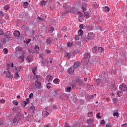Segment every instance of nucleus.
Here are the masks:
<instances>
[{
    "label": "nucleus",
    "mask_w": 127,
    "mask_h": 127,
    "mask_svg": "<svg viewBox=\"0 0 127 127\" xmlns=\"http://www.w3.org/2000/svg\"><path fill=\"white\" fill-rule=\"evenodd\" d=\"M119 90L120 91H118L117 92V95L119 97H122L123 94H124V92L127 91V85L125 84H122L119 86Z\"/></svg>",
    "instance_id": "nucleus-1"
},
{
    "label": "nucleus",
    "mask_w": 127,
    "mask_h": 127,
    "mask_svg": "<svg viewBox=\"0 0 127 127\" xmlns=\"http://www.w3.org/2000/svg\"><path fill=\"white\" fill-rule=\"evenodd\" d=\"M90 57H91V54H90V53H86L84 55L83 61H84V62L89 61V60H90Z\"/></svg>",
    "instance_id": "nucleus-2"
},
{
    "label": "nucleus",
    "mask_w": 127,
    "mask_h": 127,
    "mask_svg": "<svg viewBox=\"0 0 127 127\" xmlns=\"http://www.w3.org/2000/svg\"><path fill=\"white\" fill-rule=\"evenodd\" d=\"M35 87H34V88H35V89H41V83H40L39 81H36L35 82Z\"/></svg>",
    "instance_id": "nucleus-3"
},
{
    "label": "nucleus",
    "mask_w": 127,
    "mask_h": 127,
    "mask_svg": "<svg viewBox=\"0 0 127 127\" xmlns=\"http://www.w3.org/2000/svg\"><path fill=\"white\" fill-rule=\"evenodd\" d=\"M78 84V85H82L83 84V81L79 77H76L74 81V84Z\"/></svg>",
    "instance_id": "nucleus-4"
},
{
    "label": "nucleus",
    "mask_w": 127,
    "mask_h": 127,
    "mask_svg": "<svg viewBox=\"0 0 127 127\" xmlns=\"http://www.w3.org/2000/svg\"><path fill=\"white\" fill-rule=\"evenodd\" d=\"M95 37V34L94 33L90 32L88 34V39H93Z\"/></svg>",
    "instance_id": "nucleus-5"
},
{
    "label": "nucleus",
    "mask_w": 127,
    "mask_h": 127,
    "mask_svg": "<svg viewBox=\"0 0 127 127\" xmlns=\"http://www.w3.org/2000/svg\"><path fill=\"white\" fill-rule=\"evenodd\" d=\"M87 3H82L81 4V8L82 10L86 11L87 10Z\"/></svg>",
    "instance_id": "nucleus-6"
},
{
    "label": "nucleus",
    "mask_w": 127,
    "mask_h": 127,
    "mask_svg": "<svg viewBox=\"0 0 127 127\" xmlns=\"http://www.w3.org/2000/svg\"><path fill=\"white\" fill-rule=\"evenodd\" d=\"M64 9L66 11L63 13V15H65L66 13H69V6L66 5L64 6Z\"/></svg>",
    "instance_id": "nucleus-7"
},
{
    "label": "nucleus",
    "mask_w": 127,
    "mask_h": 127,
    "mask_svg": "<svg viewBox=\"0 0 127 127\" xmlns=\"http://www.w3.org/2000/svg\"><path fill=\"white\" fill-rule=\"evenodd\" d=\"M52 80H53V77L52 76L50 75L47 76V80L49 83H50V82H52Z\"/></svg>",
    "instance_id": "nucleus-8"
},
{
    "label": "nucleus",
    "mask_w": 127,
    "mask_h": 127,
    "mask_svg": "<svg viewBox=\"0 0 127 127\" xmlns=\"http://www.w3.org/2000/svg\"><path fill=\"white\" fill-rule=\"evenodd\" d=\"M98 52L99 55L101 54V53H104V48H103L102 47H100L98 49Z\"/></svg>",
    "instance_id": "nucleus-9"
},
{
    "label": "nucleus",
    "mask_w": 127,
    "mask_h": 127,
    "mask_svg": "<svg viewBox=\"0 0 127 127\" xmlns=\"http://www.w3.org/2000/svg\"><path fill=\"white\" fill-rule=\"evenodd\" d=\"M6 77L8 78V79H12V78H13V75H11V74L8 71L6 74Z\"/></svg>",
    "instance_id": "nucleus-10"
},
{
    "label": "nucleus",
    "mask_w": 127,
    "mask_h": 127,
    "mask_svg": "<svg viewBox=\"0 0 127 127\" xmlns=\"http://www.w3.org/2000/svg\"><path fill=\"white\" fill-rule=\"evenodd\" d=\"M35 51L32 52V53L36 54V53H38V52H39L40 48H39V47H38V46L36 45L35 46Z\"/></svg>",
    "instance_id": "nucleus-11"
},
{
    "label": "nucleus",
    "mask_w": 127,
    "mask_h": 127,
    "mask_svg": "<svg viewBox=\"0 0 127 127\" xmlns=\"http://www.w3.org/2000/svg\"><path fill=\"white\" fill-rule=\"evenodd\" d=\"M13 35L15 37H19V35H20V32H19V31H16L14 32Z\"/></svg>",
    "instance_id": "nucleus-12"
},
{
    "label": "nucleus",
    "mask_w": 127,
    "mask_h": 127,
    "mask_svg": "<svg viewBox=\"0 0 127 127\" xmlns=\"http://www.w3.org/2000/svg\"><path fill=\"white\" fill-rule=\"evenodd\" d=\"M74 69L73 67H69L68 68L67 71L70 74H73L74 73Z\"/></svg>",
    "instance_id": "nucleus-13"
},
{
    "label": "nucleus",
    "mask_w": 127,
    "mask_h": 127,
    "mask_svg": "<svg viewBox=\"0 0 127 127\" xmlns=\"http://www.w3.org/2000/svg\"><path fill=\"white\" fill-rule=\"evenodd\" d=\"M24 54H25V52L22 51V54H21L22 56L20 57V59H21L22 62H23V61H24Z\"/></svg>",
    "instance_id": "nucleus-14"
},
{
    "label": "nucleus",
    "mask_w": 127,
    "mask_h": 127,
    "mask_svg": "<svg viewBox=\"0 0 127 127\" xmlns=\"http://www.w3.org/2000/svg\"><path fill=\"white\" fill-rule=\"evenodd\" d=\"M29 109L31 113H34V112H35V107L33 106L29 107Z\"/></svg>",
    "instance_id": "nucleus-15"
},
{
    "label": "nucleus",
    "mask_w": 127,
    "mask_h": 127,
    "mask_svg": "<svg viewBox=\"0 0 127 127\" xmlns=\"http://www.w3.org/2000/svg\"><path fill=\"white\" fill-rule=\"evenodd\" d=\"M53 83L56 85H58L60 83V80L59 78H56L53 80Z\"/></svg>",
    "instance_id": "nucleus-16"
},
{
    "label": "nucleus",
    "mask_w": 127,
    "mask_h": 127,
    "mask_svg": "<svg viewBox=\"0 0 127 127\" xmlns=\"http://www.w3.org/2000/svg\"><path fill=\"white\" fill-rule=\"evenodd\" d=\"M46 111H43V115L45 116V118H46L49 116V113L47 112V109H46Z\"/></svg>",
    "instance_id": "nucleus-17"
},
{
    "label": "nucleus",
    "mask_w": 127,
    "mask_h": 127,
    "mask_svg": "<svg viewBox=\"0 0 127 127\" xmlns=\"http://www.w3.org/2000/svg\"><path fill=\"white\" fill-rule=\"evenodd\" d=\"M64 55L68 59H70V58H71V54H70V53L65 52L64 53Z\"/></svg>",
    "instance_id": "nucleus-18"
},
{
    "label": "nucleus",
    "mask_w": 127,
    "mask_h": 127,
    "mask_svg": "<svg viewBox=\"0 0 127 127\" xmlns=\"http://www.w3.org/2000/svg\"><path fill=\"white\" fill-rule=\"evenodd\" d=\"M79 62H75L73 64V67L74 68H78V67H79Z\"/></svg>",
    "instance_id": "nucleus-19"
},
{
    "label": "nucleus",
    "mask_w": 127,
    "mask_h": 127,
    "mask_svg": "<svg viewBox=\"0 0 127 127\" xmlns=\"http://www.w3.org/2000/svg\"><path fill=\"white\" fill-rule=\"evenodd\" d=\"M98 50H97V46H94L92 49V52L94 54H96Z\"/></svg>",
    "instance_id": "nucleus-20"
},
{
    "label": "nucleus",
    "mask_w": 127,
    "mask_h": 127,
    "mask_svg": "<svg viewBox=\"0 0 127 127\" xmlns=\"http://www.w3.org/2000/svg\"><path fill=\"white\" fill-rule=\"evenodd\" d=\"M15 51L18 52H20V51H22V48L20 47H17L15 48Z\"/></svg>",
    "instance_id": "nucleus-21"
},
{
    "label": "nucleus",
    "mask_w": 127,
    "mask_h": 127,
    "mask_svg": "<svg viewBox=\"0 0 127 127\" xmlns=\"http://www.w3.org/2000/svg\"><path fill=\"white\" fill-rule=\"evenodd\" d=\"M96 83L97 84L98 86L101 85V83H102V80L101 79L98 78L96 80Z\"/></svg>",
    "instance_id": "nucleus-22"
},
{
    "label": "nucleus",
    "mask_w": 127,
    "mask_h": 127,
    "mask_svg": "<svg viewBox=\"0 0 127 127\" xmlns=\"http://www.w3.org/2000/svg\"><path fill=\"white\" fill-rule=\"evenodd\" d=\"M46 88H48L49 90L50 89H51V88H52V84H51L50 83H48L46 85Z\"/></svg>",
    "instance_id": "nucleus-23"
},
{
    "label": "nucleus",
    "mask_w": 127,
    "mask_h": 127,
    "mask_svg": "<svg viewBox=\"0 0 127 127\" xmlns=\"http://www.w3.org/2000/svg\"><path fill=\"white\" fill-rule=\"evenodd\" d=\"M84 15L86 16V17H87V18H89L91 15V14L88 12H84Z\"/></svg>",
    "instance_id": "nucleus-24"
},
{
    "label": "nucleus",
    "mask_w": 127,
    "mask_h": 127,
    "mask_svg": "<svg viewBox=\"0 0 127 127\" xmlns=\"http://www.w3.org/2000/svg\"><path fill=\"white\" fill-rule=\"evenodd\" d=\"M49 31L50 33H52L54 31V27L51 26L49 29Z\"/></svg>",
    "instance_id": "nucleus-25"
},
{
    "label": "nucleus",
    "mask_w": 127,
    "mask_h": 127,
    "mask_svg": "<svg viewBox=\"0 0 127 127\" xmlns=\"http://www.w3.org/2000/svg\"><path fill=\"white\" fill-rule=\"evenodd\" d=\"M46 43L47 45H50L51 44V40L49 38L47 39L46 40Z\"/></svg>",
    "instance_id": "nucleus-26"
},
{
    "label": "nucleus",
    "mask_w": 127,
    "mask_h": 127,
    "mask_svg": "<svg viewBox=\"0 0 127 127\" xmlns=\"http://www.w3.org/2000/svg\"><path fill=\"white\" fill-rule=\"evenodd\" d=\"M93 123V120L89 119L87 121V124L88 125H92V123Z\"/></svg>",
    "instance_id": "nucleus-27"
},
{
    "label": "nucleus",
    "mask_w": 127,
    "mask_h": 127,
    "mask_svg": "<svg viewBox=\"0 0 127 127\" xmlns=\"http://www.w3.org/2000/svg\"><path fill=\"white\" fill-rule=\"evenodd\" d=\"M83 34H84V31H83V30L80 29L78 31V35L81 36V35H82Z\"/></svg>",
    "instance_id": "nucleus-28"
},
{
    "label": "nucleus",
    "mask_w": 127,
    "mask_h": 127,
    "mask_svg": "<svg viewBox=\"0 0 127 127\" xmlns=\"http://www.w3.org/2000/svg\"><path fill=\"white\" fill-rule=\"evenodd\" d=\"M10 6L8 4H6L5 6L3 7V8L4 10H8V9L9 8Z\"/></svg>",
    "instance_id": "nucleus-29"
},
{
    "label": "nucleus",
    "mask_w": 127,
    "mask_h": 127,
    "mask_svg": "<svg viewBox=\"0 0 127 127\" xmlns=\"http://www.w3.org/2000/svg\"><path fill=\"white\" fill-rule=\"evenodd\" d=\"M65 96H66V94L65 93L62 94L60 96V99H61V100H63V99H64V98H65Z\"/></svg>",
    "instance_id": "nucleus-30"
},
{
    "label": "nucleus",
    "mask_w": 127,
    "mask_h": 127,
    "mask_svg": "<svg viewBox=\"0 0 127 127\" xmlns=\"http://www.w3.org/2000/svg\"><path fill=\"white\" fill-rule=\"evenodd\" d=\"M45 4H46V2L45 0H43L41 1V5H45Z\"/></svg>",
    "instance_id": "nucleus-31"
},
{
    "label": "nucleus",
    "mask_w": 127,
    "mask_h": 127,
    "mask_svg": "<svg viewBox=\"0 0 127 127\" xmlns=\"http://www.w3.org/2000/svg\"><path fill=\"white\" fill-rule=\"evenodd\" d=\"M93 116H94V114L92 112L88 113V117H89V118L93 117Z\"/></svg>",
    "instance_id": "nucleus-32"
},
{
    "label": "nucleus",
    "mask_w": 127,
    "mask_h": 127,
    "mask_svg": "<svg viewBox=\"0 0 127 127\" xmlns=\"http://www.w3.org/2000/svg\"><path fill=\"white\" fill-rule=\"evenodd\" d=\"M28 4H29V3L28 2H24L23 3L24 6H25V7H24V8H26V7H27V6H28Z\"/></svg>",
    "instance_id": "nucleus-33"
},
{
    "label": "nucleus",
    "mask_w": 127,
    "mask_h": 127,
    "mask_svg": "<svg viewBox=\"0 0 127 127\" xmlns=\"http://www.w3.org/2000/svg\"><path fill=\"white\" fill-rule=\"evenodd\" d=\"M3 51L4 52V54L6 55L7 53H8V51L7 50V49L5 48L3 49Z\"/></svg>",
    "instance_id": "nucleus-34"
},
{
    "label": "nucleus",
    "mask_w": 127,
    "mask_h": 127,
    "mask_svg": "<svg viewBox=\"0 0 127 127\" xmlns=\"http://www.w3.org/2000/svg\"><path fill=\"white\" fill-rule=\"evenodd\" d=\"M71 89L72 88H71V87H66V92H67V93H70Z\"/></svg>",
    "instance_id": "nucleus-35"
},
{
    "label": "nucleus",
    "mask_w": 127,
    "mask_h": 127,
    "mask_svg": "<svg viewBox=\"0 0 127 127\" xmlns=\"http://www.w3.org/2000/svg\"><path fill=\"white\" fill-rule=\"evenodd\" d=\"M95 96H96V94L89 96V100H92V99H94V98H95Z\"/></svg>",
    "instance_id": "nucleus-36"
},
{
    "label": "nucleus",
    "mask_w": 127,
    "mask_h": 127,
    "mask_svg": "<svg viewBox=\"0 0 127 127\" xmlns=\"http://www.w3.org/2000/svg\"><path fill=\"white\" fill-rule=\"evenodd\" d=\"M105 11H110V7L108 6H105L104 8Z\"/></svg>",
    "instance_id": "nucleus-37"
},
{
    "label": "nucleus",
    "mask_w": 127,
    "mask_h": 127,
    "mask_svg": "<svg viewBox=\"0 0 127 127\" xmlns=\"http://www.w3.org/2000/svg\"><path fill=\"white\" fill-rule=\"evenodd\" d=\"M114 127V126L110 123H107L106 125V127Z\"/></svg>",
    "instance_id": "nucleus-38"
},
{
    "label": "nucleus",
    "mask_w": 127,
    "mask_h": 127,
    "mask_svg": "<svg viewBox=\"0 0 127 127\" xmlns=\"http://www.w3.org/2000/svg\"><path fill=\"white\" fill-rule=\"evenodd\" d=\"M76 45L78 46V47H81V41H78L76 42Z\"/></svg>",
    "instance_id": "nucleus-39"
},
{
    "label": "nucleus",
    "mask_w": 127,
    "mask_h": 127,
    "mask_svg": "<svg viewBox=\"0 0 127 127\" xmlns=\"http://www.w3.org/2000/svg\"><path fill=\"white\" fill-rule=\"evenodd\" d=\"M26 60H27V61L29 63H30V62H31V58H30V57L28 56V57L26 58Z\"/></svg>",
    "instance_id": "nucleus-40"
},
{
    "label": "nucleus",
    "mask_w": 127,
    "mask_h": 127,
    "mask_svg": "<svg viewBox=\"0 0 127 127\" xmlns=\"http://www.w3.org/2000/svg\"><path fill=\"white\" fill-rule=\"evenodd\" d=\"M12 103L13 105H15V106H18V101H13Z\"/></svg>",
    "instance_id": "nucleus-41"
},
{
    "label": "nucleus",
    "mask_w": 127,
    "mask_h": 127,
    "mask_svg": "<svg viewBox=\"0 0 127 127\" xmlns=\"http://www.w3.org/2000/svg\"><path fill=\"white\" fill-rule=\"evenodd\" d=\"M5 37H6V38H7L8 39H10V36H9V35L7 34H4Z\"/></svg>",
    "instance_id": "nucleus-42"
},
{
    "label": "nucleus",
    "mask_w": 127,
    "mask_h": 127,
    "mask_svg": "<svg viewBox=\"0 0 127 127\" xmlns=\"http://www.w3.org/2000/svg\"><path fill=\"white\" fill-rule=\"evenodd\" d=\"M37 67H35L34 69H32V72L35 76V75H36V73H35V70H37Z\"/></svg>",
    "instance_id": "nucleus-43"
},
{
    "label": "nucleus",
    "mask_w": 127,
    "mask_h": 127,
    "mask_svg": "<svg viewBox=\"0 0 127 127\" xmlns=\"http://www.w3.org/2000/svg\"><path fill=\"white\" fill-rule=\"evenodd\" d=\"M79 28L81 30L83 29L84 28V24H80L79 26Z\"/></svg>",
    "instance_id": "nucleus-44"
},
{
    "label": "nucleus",
    "mask_w": 127,
    "mask_h": 127,
    "mask_svg": "<svg viewBox=\"0 0 127 127\" xmlns=\"http://www.w3.org/2000/svg\"><path fill=\"white\" fill-rule=\"evenodd\" d=\"M80 35H78L75 36V40H79V39H80Z\"/></svg>",
    "instance_id": "nucleus-45"
},
{
    "label": "nucleus",
    "mask_w": 127,
    "mask_h": 127,
    "mask_svg": "<svg viewBox=\"0 0 127 127\" xmlns=\"http://www.w3.org/2000/svg\"><path fill=\"white\" fill-rule=\"evenodd\" d=\"M114 117H119V113L118 112H115L113 113Z\"/></svg>",
    "instance_id": "nucleus-46"
},
{
    "label": "nucleus",
    "mask_w": 127,
    "mask_h": 127,
    "mask_svg": "<svg viewBox=\"0 0 127 127\" xmlns=\"http://www.w3.org/2000/svg\"><path fill=\"white\" fill-rule=\"evenodd\" d=\"M100 124L101 125H106V121H105V120H101Z\"/></svg>",
    "instance_id": "nucleus-47"
},
{
    "label": "nucleus",
    "mask_w": 127,
    "mask_h": 127,
    "mask_svg": "<svg viewBox=\"0 0 127 127\" xmlns=\"http://www.w3.org/2000/svg\"><path fill=\"white\" fill-rule=\"evenodd\" d=\"M62 31H67V27L64 26L62 28Z\"/></svg>",
    "instance_id": "nucleus-48"
},
{
    "label": "nucleus",
    "mask_w": 127,
    "mask_h": 127,
    "mask_svg": "<svg viewBox=\"0 0 127 127\" xmlns=\"http://www.w3.org/2000/svg\"><path fill=\"white\" fill-rule=\"evenodd\" d=\"M100 113H98L96 115V118H97V119H101V116H100Z\"/></svg>",
    "instance_id": "nucleus-49"
},
{
    "label": "nucleus",
    "mask_w": 127,
    "mask_h": 127,
    "mask_svg": "<svg viewBox=\"0 0 127 127\" xmlns=\"http://www.w3.org/2000/svg\"><path fill=\"white\" fill-rule=\"evenodd\" d=\"M45 51L47 53V54H50L51 53L50 50H49V49H46Z\"/></svg>",
    "instance_id": "nucleus-50"
},
{
    "label": "nucleus",
    "mask_w": 127,
    "mask_h": 127,
    "mask_svg": "<svg viewBox=\"0 0 127 127\" xmlns=\"http://www.w3.org/2000/svg\"><path fill=\"white\" fill-rule=\"evenodd\" d=\"M5 103V100L2 99L0 101V104H4Z\"/></svg>",
    "instance_id": "nucleus-51"
},
{
    "label": "nucleus",
    "mask_w": 127,
    "mask_h": 127,
    "mask_svg": "<svg viewBox=\"0 0 127 127\" xmlns=\"http://www.w3.org/2000/svg\"><path fill=\"white\" fill-rule=\"evenodd\" d=\"M30 41H31V39H28L26 41L27 44H28L29 43H30Z\"/></svg>",
    "instance_id": "nucleus-52"
},
{
    "label": "nucleus",
    "mask_w": 127,
    "mask_h": 127,
    "mask_svg": "<svg viewBox=\"0 0 127 127\" xmlns=\"http://www.w3.org/2000/svg\"><path fill=\"white\" fill-rule=\"evenodd\" d=\"M15 76L16 78H19V75L18 74V72H16L15 73Z\"/></svg>",
    "instance_id": "nucleus-53"
},
{
    "label": "nucleus",
    "mask_w": 127,
    "mask_h": 127,
    "mask_svg": "<svg viewBox=\"0 0 127 127\" xmlns=\"http://www.w3.org/2000/svg\"><path fill=\"white\" fill-rule=\"evenodd\" d=\"M3 15H4L3 12H2V11H0V16H3Z\"/></svg>",
    "instance_id": "nucleus-54"
},
{
    "label": "nucleus",
    "mask_w": 127,
    "mask_h": 127,
    "mask_svg": "<svg viewBox=\"0 0 127 127\" xmlns=\"http://www.w3.org/2000/svg\"><path fill=\"white\" fill-rule=\"evenodd\" d=\"M1 42L3 43H6V39L5 38H3V40L1 41Z\"/></svg>",
    "instance_id": "nucleus-55"
},
{
    "label": "nucleus",
    "mask_w": 127,
    "mask_h": 127,
    "mask_svg": "<svg viewBox=\"0 0 127 127\" xmlns=\"http://www.w3.org/2000/svg\"><path fill=\"white\" fill-rule=\"evenodd\" d=\"M0 35H3V31L1 29H0Z\"/></svg>",
    "instance_id": "nucleus-56"
},
{
    "label": "nucleus",
    "mask_w": 127,
    "mask_h": 127,
    "mask_svg": "<svg viewBox=\"0 0 127 127\" xmlns=\"http://www.w3.org/2000/svg\"><path fill=\"white\" fill-rule=\"evenodd\" d=\"M33 97V93H31L29 96V97L30 98V99H31V98H32Z\"/></svg>",
    "instance_id": "nucleus-57"
},
{
    "label": "nucleus",
    "mask_w": 127,
    "mask_h": 127,
    "mask_svg": "<svg viewBox=\"0 0 127 127\" xmlns=\"http://www.w3.org/2000/svg\"><path fill=\"white\" fill-rule=\"evenodd\" d=\"M93 5H94V7H98V6H99V5L96 3L93 4Z\"/></svg>",
    "instance_id": "nucleus-58"
},
{
    "label": "nucleus",
    "mask_w": 127,
    "mask_h": 127,
    "mask_svg": "<svg viewBox=\"0 0 127 127\" xmlns=\"http://www.w3.org/2000/svg\"><path fill=\"white\" fill-rule=\"evenodd\" d=\"M64 127H70V126H69V124H68V123H65Z\"/></svg>",
    "instance_id": "nucleus-59"
},
{
    "label": "nucleus",
    "mask_w": 127,
    "mask_h": 127,
    "mask_svg": "<svg viewBox=\"0 0 127 127\" xmlns=\"http://www.w3.org/2000/svg\"><path fill=\"white\" fill-rule=\"evenodd\" d=\"M72 127H80V126H79V125H74Z\"/></svg>",
    "instance_id": "nucleus-60"
},
{
    "label": "nucleus",
    "mask_w": 127,
    "mask_h": 127,
    "mask_svg": "<svg viewBox=\"0 0 127 127\" xmlns=\"http://www.w3.org/2000/svg\"><path fill=\"white\" fill-rule=\"evenodd\" d=\"M78 20H79V21H80V22H82V21H83V19H82V18H81V17H80L79 18H78Z\"/></svg>",
    "instance_id": "nucleus-61"
},
{
    "label": "nucleus",
    "mask_w": 127,
    "mask_h": 127,
    "mask_svg": "<svg viewBox=\"0 0 127 127\" xmlns=\"http://www.w3.org/2000/svg\"><path fill=\"white\" fill-rule=\"evenodd\" d=\"M2 48H3L2 44L0 43V49H2Z\"/></svg>",
    "instance_id": "nucleus-62"
},
{
    "label": "nucleus",
    "mask_w": 127,
    "mask_h": 127,
    "mask_svg": "<svg viewBox=\"0 0 127 127\" xmlns=\"http://www.w3.org/2000/svg\"><path fill=\"white\" fill-rule=\"evenodd\" d=\"M125 126L127 127V123L124 124L122 125V127H125Z\"/></svg>",
    "instance_id": "nucleus-63"
},
{
    "label": "nucleus",
    "mask_w": 127,
    "mask_h": 127,
    "mask_svg": "<svg viewBox=\"0 0 127 127\" xmlns=\"http://www.w3.org/2000/svg\"><path fill=\"white\" fill-rule=\"evenodd\" d=\"M113 101L114 103H116V102H117V98L113 99Z\"/></svg>",
    "instance_id": "nucleus-64"
}]
</instances>
